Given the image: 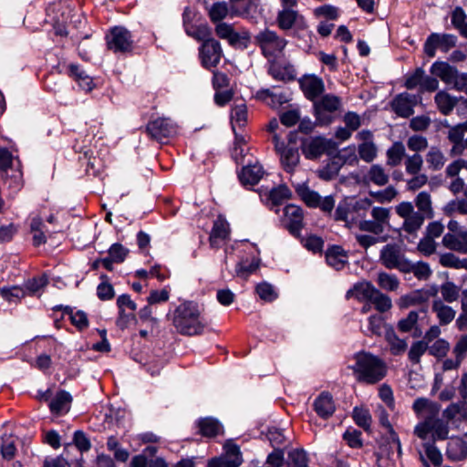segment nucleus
<instances>
[{
  "mask_svg": "<svg viewBox=\"0 0 467 467\" xmlns=\"http://www.w3.org/2000/svg\"><path fill=\"white\" fill-rule=\"evenodd\" d=\"M355 364L348 368L353 371L358 382L374 385L381 381L387 375L385 361L370 352L360 350L354 354Z\"/></svg>",
  "mask_w": 467,
  "mask_h": 467,
  "instance_id": "f257e3e1",
  "label": "nucleus"
},
{
  "mask_svg": "<svg viewBox=\"0 0 467 467\" xmlns=\"http://www.w3.org/2000/svg\"><path fill=\"white\" fill-rule=\"evenodd\" d=\"M172 322L179 333L188 336L200 335L205 327L201 309L192 301L183 302L177 306Z\"/></svg>",
  "mask_w": 467,
  "mask_h": 467,
  "instance_id": "f03ea898",
  "label": "nucleus"
},
{
  "mask_svg": "<svg viewBox=\"0 0 467 467\" xmlns=\"http://www.w3.org/2000/svg\"><path fill=\"white\" fill-rule=\"evenodd\" d=\"M286 128L280 130L279 123L276 119L270 120L268 130L273 135V142L275 144V153L279 156L280 163L283 169L292 173V163L290 161L292 156V130Z\"/></svg>",
  "mask_w": 467,
  "mask_h": 467,
  "instance_id": "7ed1b4c3",
  "label": "nucleus"
},
{
  "mask_svg": "<svg viewBox=\"0 0 467 467\" xmlns=\"http://www.w3.org/2000/svg\"><path fill=\"white\" fill-rule=\"evenodd\" d=\"M291 197L292 192L285 183H280L274 187L267 197L271 210L279 214L281 224L290 234H292V214L289 213L291 205L285 204L282 208L281 206L288 202Z\"/></svg>",
  "mask_w": 467,
  "mask_h": 467,
  "instance_id": "20e7f679",
  "label": "nucleus"
},
{
  "mask_svg": "<svg viewBox=\"0 0 467 467\" xmlns=\"http://www.w3.org/2000/svg\"><path fill=\"white\" fill-rule=\"evenodd\" d=\"M341 108L339 97L326 94L320 99L313 101V114L317 126H328L337 118V112Z\"/></svg>",
  "mask_w": 467,
  "mask_h": 467,
  "instance_id": "39448f33",
  "label": "nucleus"
},
{
  "mask_svg": "<svg viewBox=\"0 0 467 467\" xmlns=\"http://www.w3.org/2000/svg\"><path fill=\"white\" fill-rule=\"evenodd\" d=\"M254 43L260 47L262 54L270 60L278 57L288 42L280 37L275 32L265 28L254 36Z\"/></svg>",
  "mask_w": 467,
  "mask_h": 467,
  "instance_id": "423d86ee",
  "label": "nucleus"
},
{
  "mask_svg": "<svg viewBox=\"0 0 467 467\" xmlns=\"http://www.w3.org/2000/svg\"><path fill=\"white\" fill-rule=\"evenodd\" d=\"M257 97L266 101L273 109L283 110L280 114V122L286 128L292 127V110L290 109V94L274 93L264 89L257 93Z\"/></svg>",
  "mask_w": 467,
  "mask_h": 467,
  "instance_id": "0eeeda50",
  "label": "nucleus"
},
{
  "mask_svg": "<svg viewBox=\"0 0 467 467\" xmlns=\"http://www.w3.org/2000/svg\"><path fill=\"white\" fill-rule=\"evenodd\" d=\"M337 150V143L322 136L312 138L303 144L302 151L307 160H317L323 154L332 156Z\"/></svg>",
  "mask_w": 467,
  "mask_h": 467,
  "instance_id": "6e6552de",
  "label": "nucleus"
},
{
  "mask_svg": "<svg viewBox=\"0 0 467 467\" xmlns=\"http://www.w3.org/2000/svg\"><path fill=\"white\" fill-rule=\"evenodd\" d=\"M224 453L208 462L207 467H239L243 462V457L238 445L232 440L225 441Z\"/></svg>",
  "mask_w": 467,
  "mask_h": 467,
  "instance_id": "1a4fd4ad",
  "label": "nucleus"
},
{
  "mask_svg": "<svg viewBox=\"0 0 467 467\" xmlns=\"http://www.w3.org/2000/svg\"><path fill=\"white\" fill-rule=\"evenodd\" d=\"M146 131L151 139L162 142L163 140L171 138L177 133V127L171 119L158 118L148 123Z\"/></svg>",
  "mask_w": 467,
  "mask_h": 467,
  "instance_id": "9d476101",
  "label": "nucleus"
},
{
  "mask_svg": "<svg viewBox=\"0 0 467 467\" xmlns=\"http://www.w3.org/2000/svg\"><path fill=\"white\" fill-rule=\"evenodd\" d=\"M223 55L220 43L214 38H207L200 48L202 65L205 68L214 67L218 65Z\"/></svg>",
  "mask_w": 467,
  "mask_h": 467,
  "instance_id": "9b49d317",
  "label": "nucleus"
},
{
  "mask_svg": "<svg viewBox=\"0 0 467 467\" xmlns=\"http://www.w3.org/2000/svg\"><path fill=\"white\" fill-rule=\"evenodd\" d=\"M294 44L306 50L312 47L313 33L306 29L305 18L294 10Z\"/></svg>",
  "mask_w": 467,
  "mask_h": 467,
  "instance_id": "f8f14e48",
  "label": "nucleus"
},
{
  "mask_svg": "<svg viewBox=\"0 0 467 467\" xmlns=\"http://www.w3.org/2000/svg\"><path fill=\"white\" fill-rule=\"evenodd\" d=\"M298 84L304 96L310 101H315L325 91L321 78L314 74H306L298 78Z\"/></svg>",
  "mask_w": 467,
  "mask_h": 467,
  "instance_id": "ddd939ff",
  "label": "nucleus"
},
{
  "mask_svg": "<svg viewBox=\"0 0 467 467\" xmlns=\"http://www.w3.org/2000/svg\"><path fill=\"white\" fill-rule=\"evenodd\" d=\"M313 410L320 419L328 420L336 411L333 395L327 390L320 392L313 402Z\"/></svg>",
  "mask_w": 467,
  "mask_h": 467,
  "instance_id": "4468645a",
  "label": "nucleus"
},
{
  "mask_svg": "<svg viewBox=\"0 0 467 467\" xmlns=\"http://www.w3.org/2000/svg\"><path fill=\"white\" fill-rule=\"evenodd\" d=\"M131 36L130 33L124 27L116 26L109 36L108 47L114 52H125L131 47Z\"/></svg>",
  "mask_w": 467,
  "mask_h": 467,
  "instance_id": "2eb2a0df",
  "label": "nucleus"
},
{
  "mask_svg": "<svg viewBox=\"0 0 467 467\" xmlns=\"http://www.w3.org/2000/svg\"><path fill=\"white\" fill-rule=\"evenodd\" d=\"M434 101L439 111L444 116L450 115L459 101H462L467 108V99L462 96H451L445 90L438 91L434 97Z\"/></svg>",
  "mask_w": 467,
  "mask_h": 467,
  "instance_id": "dca6fc26",
  "label": "nucleus"
},
{
  "mask_svg": "<svg viewBox=\"0 0 467 467\" xmlns=\"http://www.w3.org/2000/svg\"><path fill=\"white\" fill-rule=\"evenodd\" d=\"M326 262L336 270H341L348 264V252L341 245L331 244L325 253Z\"/></svg>",
  "mask_w": 467,
  "mask_h": 467,
  "instance_id": "f3484780",
  "label": "nucleus"
},
{
  "mask_svg": "<svg viewBox=\"0 0 467 467\" xmlns=\"http://www.w3.org/2000/svg\"><path fill=\"white\" fill-rule=\"evenodd\" d=\"M230 235V226L223 216L219 215L213 222L210 234L209 242L213 248H218L222 241L226 240Z\"/></svg>",
  "mask_w": 467,
  "mask_h": 467,
  "instance_id": "a211bd4d",
  "label": "nucleus"
},
{
  "mask_svg": "<svg viewBox=\"0 0 467 467\" xmlns=\"http://www.w3.org/2000/svg\"><path fill=\"white\" fill-rule=\"evenodd\" d=\"M446 456L451 462H461L467 458V441L462 438L451 439L447 443Z\"/></svg>",
  "mask_w": 467,
  "mask_h": 467,
  "instance_id": "6ab92c4d",
  "label": "nucleus"
},
{
  "mask_svg": "<svg viewBox=\"0 0 467 467\" xmlns=\"http://www.w3.org/2000/svg\"><path fill=\"white\" fill-rule=\"evenodd\" d=\"M430 72L446 84H451L457 77V68L445 61H435L431 65Z\"/></svg>",
  "mask_w": 467,
  "mask_h": 467,
  "instance_id": "aec40b11",
  "label": "nucleus"
},
{
  "mask_svg": "<svg viewBox=\"0 0 467 467\" xmlns=\"http://www.w3.org/2000/svg\"><path fill=\"white\" fill-rule=\"evenodd\" d=\"M410 94L402 92L394 97L390 101L391 109L399 116L408 119L414 114V109L410 108Z\"/></svg>",
  "mask_w": 467,
  "mask_h": 467,
  "instance_id": "412c9836",
  "label": "nucleus"
},
{
  "mask_svg": "<svg viewBox=\"0 0 467 467\" xmlns=\"http://www.w3.org/2000/svg\"><path fill=\"white\" fill-rule=\"evenodd\" d=\"M199 432L207 438H213L223 433L221 422L213 417L202 418L198 420Z\"/></svg>",
  "mask_w": 467,
  "mask_h": 467,
  "instance_id": "4be33fe9",
  "label": "nucleus"
},
{
  "mask_svg": "<svg viewBox=\"0 0 467 467\" xmlns=\"http://www.w3.org/2000/svg\"><path fill=\"white\" fill-rule=\"evenodd\" d=\"M265 171L258 162L245 165L239 173L240 182L244 185H254L262 179Z\"/></svg>",
  "mask_w": 467,
  "mask_h": 467,
  "instance_id": "5701e85b",
  "label": "nucleus"
},
{
  "mask_svg": "<svg viewBox=\"0 0 467 467\" xmlns=\"http://www.w3.org/2000/svg\"><path fill=\"white\" fill-rule=\"evenodd\" d=\"M400 247L395 244H388L380 251V261L382 265L388 269H394L398 266L400 256Z\"/></svg>",
  "mask_w": 467,
  "mask_h": 467,
  "instance_id": "b1692460",
  "label": "nucleus"
},
{
  "mask_svg": "<svg viewBox=\"0 0 467 467\" xmlns=\"http://www.w3.org/2000/svg\"><path fill=\"white\" fill-rule=\"evenodd\" d=\"M424 289H417L403 295L398 301L400 309L409 308L410 306L425 304L428 302V296L424 295Z\"/></svg>",
  "mask_w": 467,
  "mask_h": 467,
  "instance_id": "393cba45",
  "label": "nucleus"
},
{
  "mask_svg": "<svg viewBox=\"0 0 467 467\" xmlns=\"http://www.w3.org/2000/svg\"><path fill=\"white\" fill-rule=\"evenodd\" d=\"M432 311L437 314L441 326L450 324L454 319L456 314L452 307L444 305L441 299L433 301Z\"/></svg>",
  "mask_w": 467,
  "mask_h": 467,
  "instance_id": "a878e982",
  "label": "nucleus"
},
{
  "mask_svg": "<svg viewBox=\"0 0 467 467\" xmlns=\"http://www.w3.org/2000/svg\"><path fill=\"white\" fill-rule=\"evenodd\" d=\"M329 157L330 159L327 161V163L318 171V177L321 180L327 182H329L336 178L340 169L343 167L336 153Z\"/></svg>",
  "mask_w": 467,
  "mask_h": 467,
  "instance_id": "bb28decb",
  "label": "nucleus"
},
{
  "mask_svg": "<svg viewBox=\"0 0 467 467\" xmlns=\"http://www.w3.org/2000/svg\"><path fill=\"white\" fill-rule=\"evenodd\" d=\"M296 192L300 199L305 202V204L309 208H317L320 201V194L311 190L306 185H298L296 188Z\"/></svg>",
  "mask_w": 467,
  "mask_h": 467,
  "instance_id": "cd10ccee",
  "label": "nucleus"
},
{
  "mask_svg": "<svg viewBox=\"0 0 467 467\" xmlns=\"http://www.w3.org/2000/svg\"><path fill=\"white\" fill-rule=\"evenodd\" d=\"M352 418L354 422L365 431H368L370 430L372 418L368 409L358 406L354 407Z\"/></svg>",
  "mask_w": 467,
  "mask_h": 467,
  "instance_id": "c85d7f7f",
  "label": "nucleus"
},
{
  "mask_svg": "<svg viewBox=\"0 0 467 467\" xmlns=\"http://www.w3.org/2000/svg\"><path fill=\"white\" fill-rule=\"evenodd\" d=\"M260 265V259L254 257L251 261L242 259L235 266V274L238 277L246 279L254 273Z\"/></svg>",
  "mask_w": 467,
  "mask_h": 467,
  "instance_id": "c756f323",
  "label": "nucleus"
},
{
  "mask_svg": "<svg viewBox=\"0 0 467 467\" xmlns=\"http://www.w3.org/2000/svg\"><path fill=\"white\" fill-rule=\"evenodd\" d=\"M283 9L277 16V25L283 30L292 27V0H281Z\"/></svg>",
  "mask_w": 467,
  "mask_h": 467,
  "instance_id": "7c9ffc66",
  "label": "nucleus"
},
{
  "mask_svg": "<svg viewBox=\"0 0 467 467\" xmlns=\"http://www.w3.org/2000/svg\"><path fill=\"white\" fill-rule=\"evenodd\" d=\"M376 287L371 282H358L354 285L355 298L358 302L369 301L376 293Z\"/></svg>",
  "mask_w": 467,
  "mask_h": 467,
  "instance_id": "2f4dec72",
  "label": "nucleus"
},
{
  "mask_svg": "<svg viewBox=\"0 0 467 467\" xmlns=\"http://www.w3.org/2000/svg\"><path fill=\"white\" fill-rule=\"evenodd\" d=\"M71 401V395L65 390H60L57 393L56 397L50 402L49 408L51 411L55 413H60L63 410H68Z\"/></svg>",
  "mask_w": 467,
  "mask_h": 467,
  "instance_id": "473e14b6",
  "label": "nucleus"
},
{
  "mask_svg": "<svg viewBox=\"0 0 467 467\" xmlns=\"http://www.w3.org/2000/svg\"><path fill=\"white\" fill-rule=\"evenodd\" d=\"M70 75L78 83L79 87L86 90L90 91L93 88V79L85 71L80 70L78 66L71 64L69 66Z\"/></svg>",
  "mask_w": 467,
  "mask_h": 467,
  "instance_id": "72a5a7b5",
  "label": "nucleus"
},
{
  "mask_svg": "<svg viewBox=\"0 0 467 467\" xmlns=\"http://www.w3.org/2000/svg\"><path fill=\"white\" fill-rule=\"evenodd\" d=\"M70 75L78 83L79 87L86 90L90 91L93 88V79L85 71L80 70L78 66L71 64L69 66Z\"/></svg>",
  "mask_w": 467,
  "mask_h": 467,
  "instance_id": "f704fd0d",
  "label": "nucleus"
},
{
  "mask_svg": "<svg viewBox=\"0 0 467 467\" xmlns=\"http://www.w3.org/2000/svg\"><path fill=\"white\" fill-rule=\"evenodd\" d=\"M215 33L217 36L226 39L231 45L236 44L240 39L239 35L234 32L233 26L224 22H220L216 25Z\"/></svg>",
  "mask_w": 467,
  "mask_h": 467,
  "instance_id": "c9c22d12",
  "label": "nucleus"
},
{
  "mask_svg": "<svg viewBox=\"0 0 467 467\" xmlns=\"http://www.w3.org/2000/svg\"><path fill=\"white\" fill-rule=\"evenodd\" d=\"M405 156V147L401 141H395L387 150L388 164L395 167L400 164Z\"/></svg>",
  "mask_w": 467,
  "mask_h": 467,
  "instance_id": "e433bc0d",
  "label": "nucleus"
},
{
  "mask_svg": "<svg viewBox=\"0 0 467 467\" xmlns=\"http://www.w3.org/2000/svg\"><path fill=\"white\" fill-rule=\"evenodd\" d=\"M298 240L304 248L313 254L321 253L323 250L324 240L320 236L311 234L306 237L302 235Z\"/></svg>",
  "mask_w": 467,
  "mask_h": 467,
  "instance_id": "4c0bfd02",
  "label": "nucleus"
},
{
  "mask_svg": "<svg viewBox=\"0 0 467 467\" xmlns=\"http://www.w3.org/2000/svg\"><path fill=\"white\" fill-rule=\"evenodd\" d=\"M415 204L420 212L424 213L427 218H432L433 217V210L431 207V195L427 192H420L416 199H415Z\"/></svg>",
  "mask_w": 467,
  "mask_h": 467,
  "instance_id": "58836bf2",
  "label": "nucleus"
},
{
  "mask_svg": "<svg viewBox=\"0 0 467 467\" xmlns=\"http://www.w3.org/2000/svg\"><path fill=\"white\" fill-rule=\"evenodd\" d=\"M377 282L380 288L387 291H395L400 285V281L395 275L386 272L379 273Z\"/></svg>",
  "mask_w": 467,
  "mask_h": 467,
  "instance_id": "ea45409f",
  "label": "nucleus"
},
{
  "mask_svg": "<svg viewBox=\"0 0 467 467\" xmlns=\"http://www.w3.org/2000/svg\"><path fill=\"white\" fill-rule=\"evenodd\" d=\"M351 202L348 201L351 213H358L360 217L366 216V211L372 205V201L368 198L357 199L356 196H348Z\"/></svg>",
  "mask_w": 467,
  "mask_h": 467,
  "instance_id": "a19ab883",
  "label": "nucleus"
},
{
  "mask_svg": "<svg viewBox=\"0 0 467 467\" xmlns=\"http://www.w3.org/2000/svg\"><path fill=\"white\" fill-rule=\"evenodd\" d=\"M450 350V344L446 339L438 338L431 347L428 346V352L431 356L441 360L445 358Z\"/></svg>",
  "mask_w": 467,
  "mask_h": 467,
  "instance_id": "79ce46f5",
  "label": "nucleus"
},
{
  "mask_svg": "<svg viewBox=\"0 0 467 467\" xmlns=\"http://www.w3.org/2000/svg\"><path fill=\"white\" fill-rule=\"evenodd\" d=\"M370 302L374 304L376 310L379 313H385L392 306L391 298L388 295L381 293L379 289H376V293Z\"/></svg>",
  "mask_w": 467,
  "mask_h": 467,
  "instance_id": "37998d69",
  "label": "nucleus"
},
{
  "mask_svg": "<svg viewBox=\"0 0 467 467\" xmlns=\"http://www.w3.org/2000/svg\"><path fill=\"white\" fill-rule=\"evenodd\" d=\"M424 219L425 217L422 213L416 212L405 219L402 228L408 234H414L421 227Z\"/></svg>",
  "mask_w": 467,
  "mask_h": 467,
  "instance_id": "c03bdc74",
  "label": "nucleus"
},
{
  "mask_svg": "<svg viewBox=\"0 0 467 467\" xmlns=\"http://www.w3.org/2000/svg\"><path fill=\"white\" fill-rule=\"evenodd\" d=\"M424 451L428 459L432 462L434 466H440L442 463V455L440 450L435 445V438H432L431 441L425 442L423 444Z\"/></svg>",
  "mask_w": 467,
  "mask_h": 467,
  "instance_id": "a18cd8bd",
  "label": "nucleus"
},
{
  "mask_svg": "<svg viewBox=\"0 0 467 467\" xmlns=\"http://www.w3.org/2000/svg\"><path fill=\"white\" fill-rule=\"evenodd\" d=\"M428 350V345L425 340H419L412 343L408 358L412 364H418L420 361L421 356Z\"/></svg>",
  "mask_w": 467,
  "mask_h": 467,
  "instance_id": "49530a36",
  "label": "nucleus"
},
{
  "mask_svg": "<svg viewBox=\"0 0 467 467\" xmlns=\"http://www.w3.org/2000/svg\"><path fill=\"white\" fill-rule=\"evenodd\" d=\"M369 181L379 186H383L388 183L389 176L384 171V169L379 164H373L368 171Z\"/></svg>",
  "mask_w": 467,
  "mask_h": 467,
  "instance_id": "de8ad7c7",
  "label": "nucleus"
},
{
  "mask_svg": "<svg viewBox=\"0 0 467 467\" xmlns=\"http://www.w3.org/2000/svg\"><path fill=\"white\" fill-rule=\"evenodd\" d=\"M269 73L275 79L290 81L292 79V70L289 66L281 67L278 63L273 62L269 68Z\"/></svg>",
  "mask_w": 467,
  "mask_h": 467,
  "instance_id": "09e8293b",
  "label": "nucleus"
},
{
  "mask_svg": "<svg viewBox=\"0 0 467 467\" xmlns=\"http://www.w3.org/2000/svg\"><path fill=\"white\" fill-rule=\"evenodd\" d=\"M348 201L351 202V199L347 196L339 201L334 214L335 221L348 222V214L351 213Z\"/></svg>",
  "mask_w": 467,
  "mask_h": 467,
  "instance_id": "8fccbe9b",
  "label": "nucleus"
},
{
  "mask_svg": "<svg viewBox=\"0 0 467 467\" xmlns=\"http://www.w3.org/2000/svg\"><path fill=\"white\" fill-rule=\"evenodd\" d=\"M361 431L356 429H348L343 433V440L352 449H359L363 446Z\"/></svg>",
  "mask_w": 467,
  "mask_h": 467,
  "instance_id": "3c124183",
  "label": "nucleus"
},
{
  "mask_svg": "<svg viewBox=\"0 0 467 467\" xmlns=\"http://www.w3.org/2000/svg\"><path fill=\"white\" fill-rule=\"evenodd\" d=\"M418 319L419 312L415 310L410 311L405 318H402L398 322L397 327L402 333L410 332L417 325Z\"/></svg>",
  "mask_w": 467,
  "mask_h": 467,
  "instance_id": "603ef678",
  "label": "nucleus"
},
{
  "mask_svg": "<svg viewBox=\"0 0 467 467\" xmlns=\"http://www.w3.org/2000/svg\"><path fill=\"white\" fill-rule=\"evenodd\" d=\"M1 296L10 303H16L21 298L26 296V292L23 287L20 286H13L11 288H2Z\"/></svg>",
  "mask_w": 467,
  "mask_h": 467,
  "instance_id": "864d4df0",
  "label": "nucleus"
},
{
  "mask_svg": "<svg viewBox=\"0 0 467 467\" xmlns=\"http://www.w3.org/2000/svg\"><path fill=\"white\" fill-rule=\"evenodd\" d=\"M65 312L69 315L72 324L79 330H83L88 327V319L85 312L79 310L73 313V310L68 306L65 307Z\"/></svg>",
  "mask_w": 467,
  "mask_h": 467,
  "instance_id": "5fc2aeb1",
  "label": "nucleus"
},
{
  "mask_svg": "<svg viewBox=\"0 0 467 467\" xmlns=\"http://www.w3.org/2000/svg\"><path fill=\"white\" fill-rule=\"evenodd\" d=\"M47 277L46 275H41L39 277H35L33 279L28 280L25 284V286L23 288L26 290V296H33L39 290L44 288L47 285Z\"/></svg>",
  "mask_w": 467,
  "mask_h": 467,
  "instance_id": "6e6d98bb",
  "label": "nucleus"
},
{
  "mask_svg": "<svg viewBox=\"0 0 467 467\" xmlns=\"http://www.w3.org/2000/svg\"><path fill=\"white\" fill-rule=\"evenodd\" d=\"M425 71L422 67H417L413 73L407 76L404 86L407 89H414L418 86L421 88V84L424 78Z\"/></svg>",
  "mask_w": 467,
  "mask_h": 467,
  "instance_id": "4d7b16f0",
  "label": "nucleus"
},
{
  "mask_svg": "<svg viewBox=\"0 0 467 467\" xmlns=\"http://www.w3.org/2000/svg\"><path fill=\"white\" fill-rule=\"evenodd\" d=\"M360 159L366 162H371L377 156V147L373 141L362 142L358 145Z\"/></svg>",
  "mask_w": 467,
  "mask_h": 467,
  "instance_id": "13d9d810",
  "label": "nucleus"
},
{
  "mask_svg": "<svg viewBox=\"0 0 467 467\" xmlns=\"http://www.w3.org/2000/svg\"><path fill=\"white\" fill-rule=\"evenodd\" d=\"M314 14L317 17H325L328 20H337L339 17L338 8L332 5H323L317 7L314 10Z\"/></svg>",
  "mask_w": 467,
  "mask_h": 467,
  "instance_id": "bf43d9fd",
  "label": "nucleus"
},
{
  "mask_svg": "<svg viewBox=\"0 0 467 467\" xmlns=\"http://www.w3.org/2000/svg\"><path fill=\"white\" fill-rule=\"evenodd\" d=\"M255 290L259 297L264 301L272 302L277 297V293L273 285L266 282L258 284Z\"/></svg>",
  "mask_w": 467,
  "mask_h": 467,
  "instance_id": "052dcab7",
  "label": "nucleus"
},
{
  "mask_svg": "<svg viewBox=\"0 0 467 467\" xmlns=\"http://www.w3.org/2000/svg\"><path fill=\"white\" fill-rule=\"evenodd\" d=\"M228 12L229 8L227 4L224 2H218L212 5L209 15L212 21L220 23L224 17H226Z\"/></svg>",
  "mask_w": 467,
  "mask_h": 467,
  "instance_id": "680f3d73",
  "label": "nucleus"
},
{
  "mask_svg": "<svg viewBox=\"0 0 467 467\" xmlns=\"http://www.w3.org/2000/svg\"><path fill=\"white\" fill-rule=\"evenodd\" d=\"M368 194L375 198L377 202L384 203L392 201L397 195V191L393 186L389 185L382 191H369Z\"/></svg>",
  "mask_w": 467,
  "mask_h": 467,
  "instance_id": "e2e57ef3",
  "label": "nucleus"
},
{
  "mask_svg": "<svg viewBox=\"0 0 467 467\" xmlns=\"http://www.w3.org/2000/svg\"><path fill=\"white\" fill-rule=\"evenodd\" d=\"M441 291L443 299L448 303H452L457 300L459 296V289L453 282L447 281L441 286Z\"/></svg>",
  "mask_w": 467,
  "mask_h": 467,
  "instance_id": "0e129e2a",
  "label": "nucleus"
},
{
  "mask_svg": "<svg viewBox=\"0 0 467 467\" xmlns=\"http://www.w3.org/2000/svg\"><path fill=\"white\" fill-rule=\"evenodd\" d=\"M437 48H440L439 34L431 33L424 42L423 51L428 57H434Z\"/></svg>",
  "mask_w": 467,
  "mask_h": 467,
  "instance_id": "69168bd1",
  "label": "nucleus"
},
{
  "mask_svg": "<svg viewBox=\"0 0 467 467\" xmlns=\"http://www.w3.org/2000/svg\"><path fill=\"white\" fill-rule=\"evenodd\" d=\"M231 119L233 129H234L235 125H238L239 127L244 126L247 119L246 107L244 105H239L234 107L232 110Z\"/></svg>",
  "mask_w": 467,
  "mask_h": 467,
  "instance_id": "338daca9",
  "label": "nucleus"
},
{
  "mask_svg": "<svg viewBox=\"0 0 467 467\" xmlns=\"http://www.w3.org/2000/svg\"><path fill=\"white\" fill-rule=\"evenodd\" d=\"M129 250L120 244H113L109 249V256L117 264L122 263L128 255Z\"/></svg>",
  "mask_w": 467,
  "mask_h": 467,
  "instance_id": "774afa93",
  "label": "nucleus"
}]
</instances>
